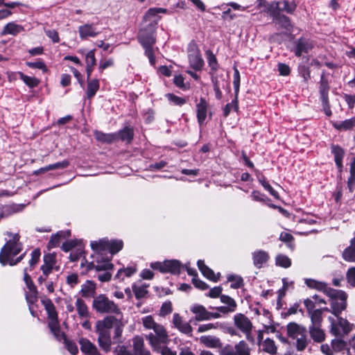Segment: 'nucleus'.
Masks as SVG:
<instances>
[{
  "label": "nucleus",
  "instance_id": "e2e57ef3",
  "mask_svg": "<svg viewBox=\"0 0 355 355\" xmlns=\"http://www.w3.org/2000/svg\"><path fill=\"white\" fill-rule=\"evenodd\" d=\"M62 339H64V343H65V346H66L67 349H68V351L71 354L74 355V354H76L78 352V347L76 346V345L74 343H72L71 341L67 340L66 339L64 335V337L62 338L60 340H62Z\"/></svg>",
  "mask_w": 355,
  "mask_h": 355
},
{
  "label": "nucleus",
  "instance_id": "f3484780",
  "mask_svg": "<svg viewBox=\"0 0 355 355\" xmlns=\"http://www.w3.org/2000/svg\"><path fill=\"white\" fill-rule=\"evenodd\" d=\"M78 33L80 39L86 40L88 37H95L99 32L92 24H85L78 27Z\"/></svg>",
  "mask_w": 355,
  "mask_h": 355
},
{
  "label": "nucleus",
  "instance_id": "4c0bfd02",
  "mask_svg": "<svg viewBox=\"0 0 355 355\" xmlns=\"http://www.w3.org/2000/svg\"><path fill=\"white\" fill-rule=\"evenodd\" d=\"M293 340H295V347L299 352L304 351L309 343L306 333L303 334L302 336H297L293 338Z\"/></svg>",
  "mask_w": 355,
  "mask_h": 355
},
{
  "label": "nucleus",
  "instance_id": "680f3d73",
  "mask_svg": "<svg viewBox=\"0 0 355 355\" xmlns=\"http://www.w3.org/2000/svg\"><path fill=\"white\" fill-rule=\"evenodd\" d=\"M40 257V251L38 249L34 250L31 253V259L29 261V265L31 270L32 268L38 262Z\"/></svg>",
  "mask_w": 355,
  "mask_h": 355
},
{
  "label": "nucleus",
  "instance_id": "bf43d9fd",
  "mask_svg": "<svg viewBox=\"0 0 355 355\" xmlns=\"http://www.w3.org/2000/svg\"><path fill=\"white\" fill-rule=\"evenodd\" d=\"M168 101L174 105H183L185 103V100L182 98L175 96L173 94H166Z\"/></svg>",
  "mask_w": 355,
  "mask_h": 355
},
{
  "label": "nucleus",
  "instance_id": "423d86ee",
  "mask_svg": "<svg viewBox=\"0 0 355 355\" xmlns=\"http://www.w3.org/2000/svg\"><path fill=\"white\" fill-rule=\"evenodd\" d=\"M93 308L100 313H114L121 315L119 306L105 295H99L94 298Z\"/></svg>",
  "mask_w": 355,
  "mask_h": 355
},
{
  "label": "nucleus",
  "instance_id": "a878e982",
  "mask_svg": "<svg viewBox=\"0 0 355 355\" xmlns=\"http://www.w3.org/2000/svg\"><path fill=\"white\" fill-rule=\"evenodd\" d=\"M311 338L316 343H322L325 339V334L320 326H310L309 328Z\"/></svg>",
  "mask_w": 355,
  "mask_h": 355
},
{
  "label": "nucleus",
  "instance_id": "473e14b6",
  "mask_svg": "<svg viewBox=\"0 0 355 355\" xmlns=\"http://www.w3.org/2000/svg\"><path fill=\"white\" fill-rule=\"evenodd\" d=\"M96 285L91 281H87L81 286V295L83 297H92L95 294Z\"/></svg>",
  "mask_w": 355,
  "mask_h": 355
},
{
  "label": "nucleus",
  "instance_id": "13d9d810",
  "mask_svg": "<svg viewBox=\"0 0 355 355\" xmlns=\"http://www.w3.org/2000/svg\"><path fill=\"white\" fill-rule=\"evenodd\" d=\"M220 326L221 324H219L218 322L204 324L198 327V331L199 333L205 332L212 329H217Z\"/></svg>",
  "mask_w": 355,
  "mask_h": 355
},
{
  "label": "nucleus",
  "instance_id": "7c9ffc66",
  "mask_svg": "<svg viewBox=\"0 0 355 355\" xmlns=\"http://www.w3.org/2000/svg\"><path fill=\"white\" fill-rule=\"evenodd\" d=\"M305 284L308 287L322 291L324 294H326L327 291L330 288L325 283L313 279H306Z\"/></svg>",
  "mask_w": 355,
  "mask_h": 355
},
{
  "label": "nucleus",
  "instance_id": "f8f14e48",
  "mask_svg": "<svg viewBox=\"0 0 355 355\" xmlns=\"http://www.w3.org/2000/svg\"><path fill=\"white\" fill-rule=\"evenodd\" d=\"M188 58L191 68L196 71L201 70L204 64V61L201 57L197 44L193 42L189 44Z\"/></svg>",
  "mask_w": 355,
  "mask_h": 355
},
{
  "label": "nucleus",
  "instance_id": "72a5a7b5",
  "mask_svg": "<svg viewBox=\"0 0 355 355\" xmlns=\"http://www.w3.org/2000/svg\"><path fill=\"white\" fill-rule=\"evenodd\" d=\"M200 340L207 347L217 348L221 347V342L220 339L215 336H202L201 337Z\"/></svg>",
  "mask_w": 355,
  "mask_h": 355
},
{
  "label": "nucleus",
  "instance_id": "774afa93",
  "mask_svg": "<svg viewBox=\"0 0 355 355\" xmlns=\"http://www.w3.org/2000/svg\"><path fill=\"white\" fill-rule=\"evenodd\" d=\"M220 355H236L235 353V347H233L230 345H227L225 347H222L220 351Z\"/></svg>",
  "mask_w": 355,
  "mask_h": 355
},
{
  "label": "nucleus",
  "instance_id": "aec40b11",
  "mask_svg": "<svg viewBox=\"0 0 355 355\" xmlns=\"http://www.w3.org/2000/svg\"><path fill=\"white\" fill-rule=\"evenodd\" d=\"M198 267L202 274L207 279L217 282L219 279L220 274H215L214 271L206 266L202 260H198L197 262Z\"/></svg>",
  "mask_w": 355,
  "mask_h": 355
},
{
  "label": "nucleus",
  "instance_id": "393cba45",
  "mask_svg": "<svg viewBox=\"0 0 355 355\" xmlns=\"http://www.w3.org/2000/svg\"><path fill=\"white\" fill-rule=\"evenodd\" d=\"M331 153L334 156V161L340 171L343 168V159L345 155L344 150L337 145H332Z\"/></svg>",
  "mask_w": 355,
  "mask_h": 355
},
{
  "label": "nucleus",
  "instance_id": "c85d7f7f",
  "mask_svg": "<svg viewBox=\"0 0 355 355\" xmlns=\"http://www.w3.org/2000/svg\"><path fill=\"white\" fill-rule=\"evenodd\" d=\"M313 47L312 44L304 39H300L297 42L295 53L297 56H300L302 53H308Z\"/></svg>",
  "mask_w": 355,
  "mask_h": 355
},
{
  "label": "nucleus",
  "instance_id": "6ab92c4d",
  "mask_svg": "<svg viewBox=\"0 0 355 355\" xmlns=\"http://www.w3.org/2000/svg\"><path fill=\"white\" fill-rule=\"evenodd\" d=\"M132 346L136 355H150V351L145 348L144 340L142 337H134L132 339Z\"/></svg>",
  "mask_w": 355,
  "mask_h": 355
},
{
  "label": "nucleus",
  "instance_id": "37998d69",
  "mask_svg": "<svg viewBox=\"0 0 355 355\" xmlns=\"http://www.w3.org/2000/svg\"><path fill=\"white\" fill-rule=\"evenodd\" d=\"M137 271L136 268L133 266L127 267L126 268H121L118 270L116 278L123 279L124 276L130 277Z\"/></svg>",
  "mask_w": 355,
  "mask_h": 355
},
{
  "label": "nucleus",
  "instance_id": "ea45409f",
  "mask_svg": "<svg viewBox=\"0 0 355 355\" xmlns=\"http://www.w3.org/2000/svg\"><path fill=\"white\" fill-rule=\"evenodd\" d=\"M117 135V139H120L123 141L130 142L133 137V130L132 128L125 127L123 130L120 131Z\"/></svg>",
  "mask_w": 355,
  "mask_h": 355
},
{
  "label": "nucleus",
  "instance_id": "052dcab7",
  "mask_svg": "<svg viewBox=\"0 0 355 355\" xmlns=\"http://www.w3.org/2000/svg\"><path fill=\"white\" fill-rule=\"evenodd\" d=\"M347 282L352 286L355 287V267L349 268L346 273Z\"/></svg>",
  "mask_w": 355,
  "mask_h": 355
},
{
  "label": "nucleus",
  "instance_id": "2f4dec72",
  "mask_svg": "<svg viewBox=\"0 0 355 355\" xmlns=\"http://www.w3.org/2000/svg\"><path fill=\"white\" fill-rule=\"evenodd\" d=\"M94 136L96 140L103 143H112L117 140L116 133L105 134L102 132L96 130L94 131Z\"/></svg>",
  "mask_w": 355,
  "mask_h": 355
},
{
  "label": "nucleus",
  "instance_id": "c03bdc74",
  "mask_svg": "<svg viewBox=\"0 0 355 355\" xmlns=\"http://www.w3.org/2000/svg\"><path fill=\"white\" fill-rule=\"evenodd\" d=\"M99 89V83L97 79H94L88 82L87 95L88 98H91L95 95Z\"/></svg>",
  "mask_w": 355,
  "mask_h": 355
},
{
  "label": "nucleus",
  "instance_id": "20e7f679",
  "mask_svg": "<svg viewBox=\"0 0 355 355\" xmlns=\"http://www.w3.org/2000/svg\"><path fill=\"white\" fill-rule=\"evenodd\" d=\"M42 302L48 314L49 327L55 338L60 340L64 333L60 330L55 306L49 299H44Z\"/></svg>",
  "mask_w": 355,
  "mask_h": 355
},
{
  "label": "nucleus",
  "instance_id": "69168bd1",
  "mask_svg": "<svg viewBox=\"0 0 355 355\" xmlns=\"http://www.w3.org/2000/svg\"><path fill=\"white\" fill-rule=\"evenodd\" d=\"M69 165V162L68 160H63L60 162H57L53 164L49 165V168L51 170H56L59 168H65Z\"/></svg>",
  "mask_w": 355,
  "mask_h": 355
},
{
  "label": "nucleus",
  "instance_id": "8fccbe9b",
  "mask_svg": "<svg viewBox=\"0 0 355 355\" xmlns=\"http://www.w3.org/2000/svg\"><path fill=\"white\" fill-rule=\"evenodd\" d=\"M206 54L209 66L213 71H216L218 69V62L215 55L210 51H207Z\"/></svg>",
  "mask_w": 355,
  "mask_h": 355
},
{
  "label": "nucleus",
  "instance_id": "6e6552de",
  "mask_svg": "<svg viewBox=\"0 0 355 355\" xmlns=\"http://www.w3.org/2000/svg\"><path fill=\"white\" fill-rule=\"evenodd\" d=\"M150 330L153 332H150L146 336L151 347H157V343L166 344L168 340V335L166 328L161 324L155 323L153 327Z\"/></svg>",
  "mask_w": 355,
  "mask_h": 355
},
{
  "label": "nucleus",
  "instance_id": "9d476101",
  "mask_svg": "<svg viewBox=\"0 0 355 355\" xmlns=\"http://www.w3.org/2000/svg\"><path fill=\"white\" fill-rule=\"evenodd\" d=\"M337 320L331 317H329V320L331 322V332L335 336H343L347 334L352 329V324H351L346 319L336 316Z\"/></svg>",
  "mask_w": 355,
  "mask_h": 355
},
{
  "label": "nucleus",
  "instance_id": "7ed1b4c3",
  "mask_svg": "<svg viewBox=\"0 0 355 355\" xmlns=\"http://www.w3.org/2000/svg\"><path fill=\"white\" fill-rule=\"evenodd\" d=\"M110 320V318H103L98 320L96 323L98 345L105 352H108L111 349L110 325L112 322Z\"/></svg>",
  "mask_w": 355,
  "mask_h": 355
},
{
  "label": "nucleus",
  "instance_id": "58836bf2",
  "mask_svg": "<svg viewBox=\"0 0 355 355\" xmlns=\"http://www.w3.org/2000/svg\"><path fill=\"white\" fill-rule=\"evenodd\" d=\"M235 353L236 355H250V349L244 340H241L235 345Z\"/></svg>",
  "mask_w": 355,
  "mask_h": 355
},
{
  "label": "nucleus",
  "instance_id": "2eb2a0df",
  "mask_svg": "<svg viewBox=\"0 0 355 355\" xmlns=\"http://www.w3.org/2000/svg\"><path fill=\"white\" fill-rule=\"evenodd\" d=\"M172 324L180 332L188 336H192L193 328L189 322H185L180 315L175 313L173 315Z\"/></svg>",
  "mask_w": 355,
  "mask_h": 355
},
{
  "label": "nucleus",
  "instance_id": "6e6d98bb",
  "mask_svg": "<svg viewBox=\"0 0 355 355\" xmlns=\"http://www.w3.org/2000/svg\"><path fill=\"white\" fill-rule=\"evenodd\" d=\"M55 263L56 261L55 255L53 254H47L44 257V263L42 266L54 268Z\"/></svg>",
  "mask_w": 355,
  "mask_h": 355
},
{
  "label": "nucleus",
  "instance_id": "cd10ccee",
  "mask_svg": "<svg viewBox=\"0 0 355 355\" xmlns=\"http://www.w3.org/2000/svg\"><path fill=\"white\" fill-rule=\"evenodd\" d=\"M342 257L347 262H355V238L351 240L349 246L343 252Z\"/></svg>",
  "mask_w": 355,
  "mask_h": 355
},
{
  "label": "nucleus",
  "instance_id": "49530a36",
  "mask_svg": "<svg viewBox=\"0 0 355 355\" xmlns=\"http://www.w3.org/2000/svg\"><path fill=\"white\" fill-rule=\"evenodd\" d=\"M132 291L137 299L143 298L147 294V289L145 285H137L132 286Z\"/></svg>",
  "mask_w": 355,
  "mask_h": 355
},
{
  "label": "nucleus",
  "instance_id": "c9c22d12",
  "mask_svg": "<svg viewBox=\"0 0 355 355\" xmlns=\"http://www.w3.org/2000/svg\"><path fill=\"white\" fill-rule=\"evenodd\" d=\"M76 306L78 314L81 318H87L89 317L88 307L83 300L78 298L76 301Z\"/></svg>",
  "mask_w": 355,
  "mask_h": 355
},
{
  "label": "nucleus",
  "instance_id": "4d7b16f0",
  "mask_svg": "<svg viewBox=\"0 0 355 355\" xmlns=\"http://www.w3.org/2000/svg\"><path fill=\"white\" fill-rule=\"evenodd\" d=\"M220 302L225 304H226L225 306H230L231 308H233V309H236V302H235V300L232 298L231 297L228 296V295H222L220 296Z\"/></svg>",
  "mask_w": 355,
  "mask_h": 355
},
{
  "label": "nucleus",
  "instance_id": "9b49d317",
  "mask_svg": "<svg viewBox=\"0 0 355 355\" xmlns=\"http://www.w3.org/2000/svg\"><path fill=\"white\" fill-rule=\"evenodd\" d=\"M234 326L245 334L246 338L251 340V332L253 328L251 320L243 313H236L233 318Z\"/></svg>",
  "mask_w": 355,
  "mask_h": 355
},
{
  "label": "nucleus",
  "instance_id": "864d4df0",
  "mask_svg": "<svg viewBox=\"0 0 355 355\" xmlns=\"http://www.w3.org/2000/svg\"><path fill=\"white\" fill-rule=\"evenodd\" d=\"M263 187L268 191L271 196L276 199L279 198L278 193L270 186V184L266 180L265 178H260L259 180Z\"/></svg>",
  "mask_w": 355,
  "mask_h": 355
},
{
  "label": "nucleus",
  "instance_id": "338daca9",
  "mask_svg": "<svg viewBox=\"0 0 355 355\" xmlns=\"http://www.w3.org/2000/svg\"><path fill=\"white\" fill-rule=\"evenodd\" d=\"M332 348L336 351H340L345 348V343L340 339H334L331 342Z\"/></svg>",
  "mask_w": 355,
  "mask_h": 355
},
{
  "label": "nucleus",
  "instance_id": "412c9836",
  "mask_svg": "<svg viewBox=\"0 0 355 355\" xmlns=\"http://www.w3.org/2000/svg\"><path fill=\"white\" fill-rule=\"evenodd\" d=\"M329 89V83L324 78V75H322L320 85V98L324 105V110H325L328 105V92Z\"/></svg>",
  "mask_w": 355,
  "mask_h": 355
},
{
  "label": "nucleus",
  "instance_id": "79ce46f5",
  "mask_svg": "<svg viewBox=\"0 0 355 355\" xmlns=\"http://www.w3.org/2000/svg\"><path fill=\"white\" fill-rule=\"evenodd\" d=\"M70 232H59L57 234L53 235L51 238V240L49 243V247L50 248H55L57 247L60 241L61 238L65 237L67 235H69Z\"/></svg>",
  "mask_w": 355,
  "mask_h": 355
},
{
  "label": "nucleus",
  "instance_id": "a18cd8bd",
  "mask_svg": "<svg viewBox=\"0 0 355 355\" xmlns=\"http://www.w3.org/2000/svg\"><path fill=\"white\" fill-rule=\"evenodd\" d=\"M19 77L24 81V83L31 88L37 87L40 83V80L37 78L28 76L24 75L23 73H19Z\"/></svg>",
  "mask_w": 355,
  "mask_h": 355
},
{
  "label": "nucleus",
  "instance_id": "0e129e2a",
  "mask_svg": "<svg viewBox=\"0 0 355 355\" xmlns=\"http://www.w3.org/2000/svg\"><path fill=\"white\" fill-rule=\"evenodd\" d=\"M86 65L94 66L96 64L95 50L89 51L85 56Z\"/></svg>",
  "mask_w": 355,
  "mask_h": 355
},
{
  "label": "nucleus",
  "instance_id": "a19ab883",
  "mask_svg": "<svg viewBox=\"0 0 355 355\" xmlns=\"http://www.w3.org/2000/svg\"><path fill=\"white\" fill-rule=\"evenodd\" d=\"M309 315L311 318V326H321L322 320V309H316L310 313Z\"/></svg>",
  "mask_w": 355,
  "mask_h": 355
},
{
  "label": "nucleus",
  "instance_id": "39448f33",
  "mask_svg": "<svg viewBox=\"0 0 355 355\" xmlns=\"http://www.w3.org/2000/svg\"><path fill=\"white\" fill-rule=\"evenodd\" d=\"M329 297V301L331 306L332 313L335 316L339 314L346 308V293L340 290H336L330 288L325 294Z\"/></svg>",
  "mask_w": 355,
  "mask_h": 355
},
{
  "label": "nucleus",
  "instance_id": "b1692460",
  "mask_svg": "<svg viewBox=\"0 0 355 355\" xmlns=\"http://www.w3.org/2000/svg\"><path fill=\"white\" fill-rule=\"evenodd\" d=\"M268 259L269 255L266 251L257 250L252 253L253 263L257 268H261L263 265L267 262Z\"/></svg>",
  "mask_w": 355,
  "mask_h": 355
},
{
  "label": "nucleus",
  "instance_id": "f03ea898",
  "mask_svg": "<svg viewBox=\"0 0 355 355\" xmlns=\"http://www.w3.org/2000/svg\"><path fill=\"white\" fill-rule=\"evenodd\" d=\"M9 235L11 237L10 239L6 242L0 252V263L2 265L15 266L21 261L25 254H22L14 259V257L21 252V244L19 242L18 234L9 233Z\"/></svg>",
  "mask_w": 355,
  "mask_h": 355
},
{
  "label": "nucleus",
  "instance_id": "5701e85b",
  "mask_svg": "<svg viewBox=\"0 0 355 355\" xmlns=\"http://www.w3.org/2000/svg\"><path fill=\"white\" fill-rule=\"evenodd\" d=\"M81 351L87 355H99L96 347L88 339L80 338L79 340Z\"/></svg>",
  "mask_w": 355,
  "mask_h": 355
},
{
  "label": "nucleus",
  "instance_id": "dca6fc26",
  "mask_svg": "<svg viewBox=\"0 0 355 355\" xmlns=\"http://www.w3.org/2000/svg\"><path fill=\"white\" fill-rule=\"evenodd\" d=\"M119 318H116L115 316L110 315L106 316L104 318H110L111 319V323L110 325V329L113 327L114 330V339L118 340L121 338L123 329L127 322L123 319V313L121 315H117Z\"/></svg>",
  "mask_w": 355,
  "mask_h": 355
},
{
  "label": "nucleus",
  "instance_id": "09e8293b",
  "mask_svg": "<svg viewBox=\"0 0 355 355\" xmlns=\"http://www.w3.org/2000/svg\"><path fill=\"white\" fill-rule=\"evenodd\" d=\"M227 281L231 282V288H239L243 285V279L238 275H231L227 277Z\"/></svg>",
  "mask_w": 355,
  "mask_h": 355
},
{
  "label": "nucleus",
  "instance_id": "de8ad7c7",
  "mask_svg": "<svg viewBox=\"0 0 355 355\" xmlns=\"http://www.w3.org/2000/svg\"><path fill=\"white\" fill-rule=\"evenodd\" d=\"M276 264L279 266L287 268L291 266V259L284 254H278L276 257Z\"/></svg>",
  "mask_w": 355,
  "mask_h": 355
},
{
  "label": "nucleus",
  "instance_id": "5fc2aeb1",
  "mask_svg": "<svg viewBox=\"0 0 355 355\" xmlns=\"http://www.w3.org/2000/svg\"><path fill=\"white\" fill-rule=\"evenodd\" d=\"M173 311L172 303L170 301L165 302L162 304L160 311L159 315L164 317Z\"/></svg>",
  "mask_w": 355,
  "mask_h": 355
},
{
  "label": "nucleus",
  "instance_id": "e433bc0d",
  "mask_svg": "<svg viewBox=\"0 0 355 355\" xmlns=\"http://www.w3.org/2000/svg\"><path fill=\"white\" fill-rule=\"evenodd\" d=\"M271 17H272L273 19L281 24L285 28H288L290 26V21L288 17L286 16L282 15L281 13H277L276 11H272V12H268Z\"/></svg>",
  "mask_w": 355,
  "mask_h": 355
},
{
  "label": "nucleus",
  "instance_id": "ddd939ff",
  "mask_svg": "<svg viewBox=\"0 0 355 355\" xmlns=\"http://www.w3.org/2000/svg\"><path fill=\"white\" fill-rule=\"evenodd\" d=\"M24 280L26 283L28 291H26V298L28 304H34L37 299V288L28 274V268L24 270Z\"/></svg>",
  "mask_w": 355,
  "mask_h": 355
},
{
  "label": "nucleus",
  "instance_id": "603ef678",
  "mask_svg": "<svg viewBox=\"0 0 355 355\" xmlns=\"http://www.w3.org/2000/svg\"><path fill=\"white\" fill-rule=\"evenodd\" d=\"M141 324L146 330H150L157 323L152 315H146L141 319Z\"/></svg>",
  "mask_w": 355,
  "mask_h": 355
},
{
  "label": "nucleus",
  "instance_id": "0eeeda50",
  "mask_svg": "<svg viewBox=\"0 0 355 355\" xmlns=\"http://www.w3.org/2000/svg\"><path fill=\"white\" fill-rule=\"evenodd\" d=\"M138 40L144 48L145 54L148 58L150 63L151 65H155V58L154 56L153 46L155 43V38L153 36V28H150L149 31L145 29H141L139 31Z\"/></svg>",
  "mask_w": 355,
  "mask_h": 355
},
{
  "label": "nucleus",
  "instance_id": "c756f323",
  "mask_svg": "<svg viewBox=\"0 0 355 355\" xmlns=\"http://www.w3.org/2000/svg\"><path fill=\"white\" fill-rule=\"evenodd\" d=\"M261 351L270 354H275L277 352V347L275 341L270 338H266L259 343Z\"/></svg>",
  "mask_w": 355,
  "mask_h": 355
},
{
  "label": "nucleus",
  "instance_id": "f257e3e1",
  "mask_svg": "<svg viewBox=\"0 0 355 355\" xmlns=\"http://www.w3.org/2000/svg\"><path fill=\"white\" fill-rule=\"evenodd\" d=\"M94 254L92 255L94 261L89 265V269L95 268L96 270H107L113 268L110 262L111 257H104L107 252L112 255L119 252L123 246L121 240L109 241L107 239H101L90 243Z\"/></svg>",
  "mask_w": 355,
  "mask_h": 355
},
{
  "label": "nucleus",
  "instance_id": "bb28decb",
  "mask_svg": "<svg viewBox=\"0 0 355 355\" xmlns=\"http://www.w3.org/2000/svg\"><path fill=\"white\" fill-rule=\"evenodd\" d=\"M24 31V27L21 25L17 24L15 22H10L7 24L2 32V35H16L18 33L22 32Z\"/></svg>",
  "mask_w": 355,
  "mask_h": 355
},
{
  "label": "nucleus",
  "instance_id": "4be33fe9",
  "mask_svg": "<svg viewBox=\"0 0 355 355\" xmlns=\"http://www.w3.org/2000/svg\"><path fill=\"white\" fill-rule=\"evenodd\" d=\"M190 311L195 315L196 320H209L208 311L202 305L194 304L191 306Z\"/></svg>",
  "mask_w": 355,
  "mask_h": 355
},
{
  "label": "nucleus",
  "instance_id": "a211bd4d",
  "mask_svg": "<svg viewBox=\"0 0 355 355\" xmlns=\"http://www.w3.org/2000/svg\"><path fill=\"white\" fill-rule=\"evenodd\" d=\"M306 331L305 327L294 322H289L286 326L287 336L291 339L302 336L303 334L306 333Z\"/></svg>",
  "mask_w": 355,
  "mask_h": 355
},
{
  "label": "nucleus",
  "instance_id": "1a4fd4ad",
  "mask_svg": "<svg viewBox=\"0 0 355 355\" xmlns=\"http://www.w3.org/2000/svg\"><path fill=\"white\" fill-rule=\"evenodd\" d=\"M153 270L159 271L162 273L179 274L181 270V263L175 259L166 260L163 262L155 261L150 263Z\"/></svg>",
  "mask_w": 355,
  "mask_h": 355
},
{
  "label": "nucleus",
  "instance_id": "4468645a",
  "mask_svg": "<svg viewBox=\"0 0 355 355\" xmlns=\"http://www.w3.org/2000/svg\"><path fill=\"white\" fill-rule=\"evenodd\" d=\"M295 8L296 5L293 2H289L284 0L271 3L268 7L267 12H272V11L274 10L277 13H280V12L293 13Z\"/></svg>",
  "mask_w": 355,
  "mask_h": 355
},
{
  "label": "nucleus",
  "instance_id": "3c124183",
  "mask_svg": "<svg viewBox=\"0 0 355 355\" xmlns=\"http://www.w3.org/2000/svg\"><path fill=\"white\" fill-rule=\"evenodd\" d=\"M162 343H157V347H152L155 352L160 353L162 355H177V352L171 349L166 346L161 347Z\"/></svg>",
  "mask_w": 355,
  "mask_h": 355
},
{
  "label": "nucleus",
  "instance_id": "f704fd0d",
  "mask_svg": "<svg viewBox=\"0 0 355 355\" xmlns=\"http://www.w3.org/2000/svg\"><path fill=\"white\" fill-rule=\"evenodd\" d=\"M334 127L338 130H347L355 127V116L340 122H334Z\"/></svg>",
  "mask_w": 355,
  "mask_h": 355
}]
</instances>
